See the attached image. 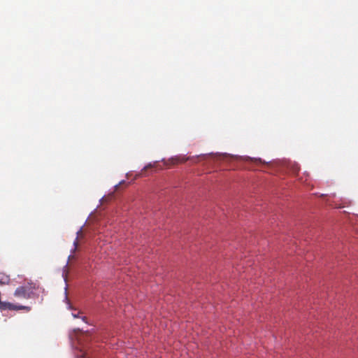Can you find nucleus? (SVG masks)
Instances as JSON below:
<instances>
[{
  "mask_svg": "<svg viewBox=\"0 0 358 358\" xmlns=\"http://www.w3.org/2000/svg\"><path fill=\"white\" fill-rule=\"evenodd\" d=\"M36 288L35 284H27L23 286H20L15 289L14 296L17 298L26 299L35 298L36 296L34 292Z\"/></svg>",
  "mask_w": 358,
  "mask_h": 358,
  "instance_id": "obj_2",
  "label": "nucleus"
},
{
  "mask_svg": "<svg viewBox=\"0 0 358 358\" xmlns=\"http://www.w3.org/2000/svg\"><path fill=\"white\" fill-rule=\"evenodd\" d=\"M299 170V168L297 166V165H296V167L294 168V172H296V171H298Z\"/></svg>",
  "mask_w": 358,
  "mask_h": 358,
  "instance_id": "obj_6",
  "label": "nucleus"
},
{
  "mask_svg": "<svg viewBox=\"0 0 358 358\" xmlns=\"http://www.w3.org/2000/svg\"><path fill=\"white\" fill-rule=\"evenodd\" d=\"M82 357H83L85 358H88V355L87 352H83Z\"/></svg>",
  "mask_w": 358,
  "mask_h": 358,
  "instance_id": "obj_4",
  "label": "nucleus"
},
{
  "mask_svg": "<svg viewBox=\"0 0 358 358\" xmlns=\"http://www.w3.org/2000/svg\"><path fill=\"white\" fill-rule=\"evenodd\" d=\"M73 315L74 317H78L77 315H76V314H73Z\"/></svg>",
  "mask_w": 358,
  "mask_h": 358,
  "instance_id": "obj_7",
  "label": "nucleus"
},
{
  "mask_svg": "<svg viewBox=\"0 0 358 358\" xmlns=\"http://www.w3.org/2000/svg\"><path fill=\"white\" fill-rule=\"evenodd\" d=\"M151 167H152V165L151 164H148V165L144 168V169H148V168H151Z\"/></svg>",
  "mask_w": 358,
  "mask_h": 358,
  "instance_id": "obj_5",
  "label": "nucleus"
},
{
  "mask_svg": "<svg viewBox=\"0 0 358 358\" xmlns=\"http://www.w3.org/2000/svg\"><path fill=\"white\" fill-rule=\"evenodd\" d=\"M10 310H25L27 311H29L31 310V307L25 306H16L13 304V308Z\"/></svg>",
  "mask_w": 358,
  "mask_h": 358,
  "instance_id": "obj_3",
  "label": "nucleus"
},
{
  "mask_svg": "<svg viewBox=\"0 0 358 358\" xmlns=\"http://www.w3.org/2000/svg\"><path fill=\"white\" fill-rule=\"evenodd\" d=\"M213 159L214 161H222L225 159H243V160H251L254 162H262V159L260 158L259 159H252L250 157H239L237 155H232L227 153H222V152H216V153H208V154H202L197 155L196 157H186L185 155H178L174 157H172L170 159V161L172 164H178V163H183L189 159H191L193 161V162L196 163L197 160L196 159L201 158L202 160H207L208 158Z\"/></svg>",
  "mask_w": 358,
  "mask_h": 358,
  "instance_id": "obj_1",
  "label": "nucleus"
},
{
  "mask_svg": "<svg viewBox=\"0 0 358 358\" xmlns=\"http://www.w3.org/2000/svg\"><path fill=\"white\" fill-rule=\"evenodd\" d=\"M74 244H75V245L76 246V245H77V241H75Z\"/></svg>",
  "mask_w": 358,
  "mask_h": 358,
  "instance_id": "obj_8",
  "label": "nucleus"
}]
</instances>
